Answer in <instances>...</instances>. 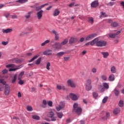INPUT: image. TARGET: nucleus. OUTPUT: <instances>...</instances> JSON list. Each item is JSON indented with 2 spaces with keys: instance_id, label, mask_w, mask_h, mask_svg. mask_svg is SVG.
<instances>
[{
  "instance_id": "f257e3e1",
  "label": "nucleus",
  "mask_w": 124,
  "mask_h": 124,
  "mask_svg": "<svg viewBox=\"0 0 124 124\" xmlns=\"http://www.w3.org/2000/svg\"><path fill=\"white\" fill-rule=\"evenodd\" d=\"M6 67L8 68L12 67V68L9 69V71H16V70H18V69H20V68H21V66H15V64H7Z\"/></svg>"
},
{
  "instance_id": "f03ea898",
  "label": "nucleus",
  "mask_w": 124,
  "mask_h": 124,
  "mask_svg": "<svg viewBox=\"0 0 124 124\" xmlns=\"http://www.w3.org/2000/svg\"><path fill=\"white\" fill-rule=\"evenodd\" d=\"M46 116L51 118V122H56L57 121V117L55 116V113L52 110L47 112Z\"/></svg>"
},
{
  "instance_id": "7ed1b4c3",
  "label": "nucleus",
  "mask_w": 124,
  "mask_h": 124,
  "mask_svg": "<svg viewBox=\"0 0 124 124\" xmlns=\"http://www.w3.org/2000/svg\"><path fill=\"white\" fill-rule=\"evenodd\" d=\"M73 107L74 111H75L78 115H80L81 113H82V108H78V103H75L73 105Z\"/></svg>"
},
{
  "instance_id": "20e7f679",
  "label": "nucleus",
  "mask_w": 124,
  "mask_h": 124,
  "mask_svg": "<svg viewBox=\"0 0 124 124\" xmlns=\"http://www.w3.org/2000/svg\"><path fill=\"white\" fill-rule=\"evenodd\" d=\"M85 89L86 91H91L92 90V81L91 79L87 80Z\"/></svg>"
},
{
  "instance_id": "39448f33",
  "label": "nucleus",
  "mask_w": 124,
  "mask_h": 124,
  "mask_svg": "<svg viewBox=\"0 0 124 124\" xmlns=\"http://www.w3.org/2000/svg\"><path fill=\"white\" fill-rule=\"evenodd\" d=\"M107 44V43L104 41H98L96 43V45L97 47H102L103 46H105Z\"/></svg>"
},
{
  "instance_id": "423d86ee",
  "label": "nucleus",
  "mask_w": 124,
  "mask_h": 124,
  "mask_svg": "<svg viewBox=\"0 0 124 124\" xmlns=\"http://www.w3.org/2000/svg\"><path fill=\"white\" fill-rule=\"evenodd\" d=\"M62 46L61 44L56 42L53 45L52 47L54 48L55 50H60L62 49Z\"/></svg>"
},
{
  "instance_id": "0eeeda50",
  "label": "nucleus",
  "mask_w": 124,
  "mask_h": 124,
  "mask_svg": "<svg viewBox=\"0 0 124 124\" xmlns=\"http://www.w3.org/2000/svg\"><path fill=\"white\" fill-rule=\"evenodd\" d=\"M99 5V2L98 0H95L93 1L91 4V6L92 8H96Z\"/></svg>"
},
{
  "instance_id": "6e6552de",
  "label": "nucleus",
  "mask_w": 124,
  "mask_h": 124,
  "mask_svg": "<svg viewBox=\"0 0 124 124\" xmlns=\"http://www.w3.org/2000/svg\"><path fill=\"white\" fill-rule=\"evenodd\" d=\"M67 82L68 86H69L71 88H75L76 87V84H75V83H74V81H73V79H69L67 80Z\"/></svg>"
},
{
  "instance_id": "1a4fd4ad",
  "label": "nucleus",
  "mask_w": 124,
  "mask_h": 124,
  "mask_svg": "<svg viewBox=\"0 0 124 124\" xmlns=\"http://www.w3.org/2000/svg\"><path fill=\"white\" fill-rule=\"evenodd\" d=\"M10 93V86L8 84H6L5 86L4 94L8 95Z\"/></svg>"
},
{
  "instance_id": "9d476101",
  "label": "nucleus",
  "mask_w": 124,
  "mask_h": 124,
  "mask_svg": "<svg viewBox=\"0 0 124 124\" xmlns=\"http://www.w3.org/2000/svg\"><path fill=\"white\" fill-rule=\"evenodd\" d=\"M97 36V34H91L89 35H88L86 38V40L87 41H90V40H92V39H93L94 37Z\"/></svg>"
},
{
  "instance_id": "9b49d317",
  "label": "nucleus",
  "mask_w": 124,
  "mask_h": 124,
  "mask_svg": "<svg viewBox=\"0 0 124 124\" xmlns=\"http://www.w3.org/2000/svg\"><path fill=\"white\" fill-rule=\"evenodd\" d=\"M78 41V39L77 38L72 37L69 40V44H74Z\"/></svg>"
},
{
  "instance_id": "f8f14e48",
  "label": "nucleus",
  "mask_w": 124,
  "mask_h": 124,
  "mask_svg": "<svg viewBox=\"0 0 124 124\" xmlns=\"http://www.w3.org/2000/svg\"><path fill=\"white\" fill-rule=\"evenodd\" d=\"M69 96L72 100H78L79 99V96H77L76 94L73 93H70L69 94Z\"/></svg>"
},
{
  "instance_id": "ddd939ff",
  "label": "nucleus",
  "mask_w": 124,
  "mask_h": 124,
  "mask_svg": "<svg viewBox=\"0 0 124 124\" xmlns=\"http://www.w3.org/2000/svg\"><path fill=\"white\" fill-rule=\"evenodd\" d=\"M108 23L110 24L111 27H113L114 28L118 27L119 25L116 22H113V20L111 19H108Z\"/></svg>"
},
{
  "instance_id": "4468645a",
  "label": "nucleus",
  "mask_w": 124,
  "mask_h": 124,
  "mask_svg": "<svg viewBox=\"0 0 124 124\" xmlns=\"http://www.w3.org/2000/svg\"><path fill=\"white\" fill-rule=\"evenodd\" d=\"M43 14V10H41L40 11H39L37 12L36 15L38 20L41 19V18H42V15Z\"/></svg>"
},
{
  "instance_id": "2eb2a0df",
  "label": "nucleus",
  "mask_w": 124,
  "mask_h": 124,
  "mask_svg": "<svg viewBox=\"0 0 124 124\" xmlns=\"http://www.w3.org/2000/svg\"><path fill=\"white\" fill-rule=\"evenodd\" d=\"M52 52H53V51H52V50L47 49L46 51H44L43 52V55H44V56H50V55H52Z\"/></svg>"
},
{
  "instance_id": "dca6fc26",
  "label": "nucleus",
  "mask_w": 124,
  "mask_h": 124,
  "mask_svg": "<svg viewBox=\"0 0 124 124\" xmlns=\"http://www.w3.org/2000/svg\"><path fill=\"white\" fill-rule=\"evenodd\" d=\"M60 10H59V9H56L53 11L52 15L54 17H57V16H59V15H60Z\"/></svg>"
},
{
  "instance_id": "f3484780",
  "label": "nucleus",
  "mask_w": 124,
  "mask_h": 124,
  "mask_svg": "<svg viewBox=\"0 0 124 124\" xmlns=\"http://www.w3.org/2000/svg\"><path fill=\"white\" fill-rule=\"evenodd\" d=\"M48 3H46L43 5H42L41 6H37L35 7V10L36 11H39L41 9L43 8V7H45L46 5H48Z\"/></svg>"
},
{
  "instance_id": "a211bd4d",
  "label": "nucleus",
  "mask_w": 124,
  "mask_h": 124,
  "mask_svg": "<svg viewBox=\"0 0 124 124\" xmlns=\"http://www.w3.org/2000/svg\"><path fill=\"white\" fill-rule=\"evenodd\" d=\"M13 30L12 29H3L2 32L3 33H10V32H12Z\"/></svg>"
},
{
  "instance_id": "6ab92c4d",
  "label": "nucleus",
  "mask_w": 124,
  "mask_h": 124,
  "mask_svg": "<svg viewBox=\"0 0 124 124\" xmlns=\"http://www.w3.org/2000/svg\"><path fill=\"white\" fill-rule=\"evenodd\" d=\"M52 32L53 34L55 35V40L56 41L59 40V34L58 33V32L55 30H53L52 31Z\"/></svg>"
},
{
  "instance_id": "aec40b11",
  "label": "nucleus",
  "mask_w": 124,
  "mask_h": 124,
  "mask_svg": "<svg viewBox=\"0 0 124 124\" xmlns=\"http://www.w3.org/2000/svg\"><path fill=\"white\" fill-rule=\"evenodd\" d=\"M97 41H98V38H96L94 40L91 41L90 44H91V46H93V45H94V44H96V43H97Z\"/></svg>"
},
{
  "instance_id": "412c9836",
  "label": "nucleus",
  "mask_w": 124,
  "mask_h": 124,
  "mask_svg": "<svg viewBox=\"0 0 124 124\" xmlns=\"http://www.w3.org/2000/svg\"><path fill=\"white\" fill-rule=\"evenodd\" d=\"M113 92L115 96H119V94H120V91L118 88H115Z\"/></svg>"
},
{
  "instance_id": "4be33fe9",
  "label": "nucleus",
  "mask_w": 124,
  "mask_h": 124,
  "mask_svg": "<svg viewBox=\"0 0 124 124\" xmlns=\"http://www.w3.org/2000/svg\"><path fill=\"white\" fill-rule=\"evenodd\" d=\"M23 60L18 59V58H15L13 60L12 62H14L16 63H19V62H22Z\"/></svg>"
},
{
  "instance_id": "5701e85b",
  "label": "nucleus",
  "mask_w": 124,
  "mask_h": 124,
  "mask_svg": "<svg viewBox=\"0 0 124 124\" xmlns=\"http://www.w3.org/2000/svg\"><path fill=\"white\" fill-rule=\"evenodd\" d=\"M101 54L103 55V57L104 59H107V57L109 56V53L108 52H101Z\"/></svg>"
},
{
  "instance_id": "b1692460",
  "label": "nucleus",
  "mask_w": 124,
  "mask_h": 124,
  "mask_svg": "<svg viewBox=\"0 0 124 124\" xmlns=\"http://www.w3.org/2000/svg\"><path fill=\"white\" fill-rule=\"evenodd\" d=\"M120 112H121V108H116L113 110V114H114V115H118V114H119V113H120Z\"/></svg>"
},
{
  "instance_id": "393cba45",
  "label": "nucleus",
  "mask_w": 124,
  "mask_h": 124,
  "mask_svg": "<svg viewBox=\"0 0 124 124\" xmlns=\"http://www.w3.org/2000/svg\"><path fill=\"white\" fill-rule=\"evenodd\" d=\"M108 80L110 81H114L115 80V76L114 74H112L109 76Z\"/></svg>"
},
{
  "instance_id": "a878e982",
  "label": "nucleus",
  "mask_w": 124,
  "mask_h": 124,
  "mask_svg": "<svg viewBox=\"0 0 124 124\" xmlns=\"http://www.w3.org/2000/svg\"><path fill=\"white\" fill-rule=\"evenodd\" d=\"M24 74H25L24 71L21 72L18 75V80H20V79H22V77H23V76H24Z\"/></svg>"
},
{
  "instance_id": "bb28decb",
  "label": "nucleus",
  "mask_w": 124,
  "mask_h": 124,
  "mask_svg": "<svg viewBox=\"0 0 124 124\" xmlns=\"http://www.w3.org/2000/svg\"><path fill=\"white\" fill-rule=\"evenodd\" d=\"M16 80H17V74H15L12 79V83H14L16 82Z\"/></svg>"
},
{
  "instance_id": "cd10ccee",
  "label": "nucleus",
  "mask_w": 124,
  "mask_h": 124,
  "mask_svg": "<svg viewBox=\"0 0 124 124\" xmlns=\"http://www.w3.org/2000/svg\"><path fill=\"white\" fill-rule=\"evenodd\" d=\"M68 42V39H65L61 43V45L62 46H63V45H65V44H67Z\"/></svg>"
},
{
  "instance_id": "c85d7f7f",
  "label": "nucleus",
  "mask_w": 124,
  "mask_h": 124,
  "mask_svg": "<svg viewBox=\"0 0 124 124\" xmlns=\"http://www.w3.org/2000/svg\"><path fill=\"white\" fill-rule=\"evenodd\" d=\"M57 116L59 119H62L63 117V113L62 112H57Z\"/></svg>"
},
{
  "instance_id": "c756f323",
  "label": "nucleus",
  "mask_w": 124,
  "mask_h": 124,
  "mask_svg": "<svg viewBox=\"0 0 124 124\" xmlns=\"http://www.w3.org/2000/svg\"><path fill=\"white\" fill-rule=\"evenodd\" d=\"M110 70L112 73H116V72H117V71L116 70V67L114 66L111 67Z\"/></svg>"
},
{
  "instance_id": "7c9ffc66",
  "label": "nucleus",
  "mask_w": 124,
  "mask_h": 124,
  "mask_svg": "<svg viewBox=\"0 0 124 124\" xmlns=\"http://www.w3.org/2000/svg\"><path fill=\"white\" fill-rule=\"evenodd\" d=\"M32 13V12H29L25 16L26 19H29L31 17V14Z\"/></svg>"
},
{
  "instance_id": "2f4dec72",
  "label": "nucleus",
  "mask_w": 124,
  "mask_h": 124,
  "mask_svg": "<svg viewBox=\"0 0 124 124\" xmlns=\"http://www.w3.org/2000/svg\"><path fill=\"white\" fill-rule=\"evenodd\" d=\"M103 85L105 89H106L107 90H108V89H109V84H108V83L105 82L103 83Z\"/></svg>"
},
{
  "instance_id": "473e14b6",
  "label": "nucleus",
  "mask_w": 124,
  "mask_h": 124,
  "mask_svg": "<svg viewBox=\"0 0 124 124\" xmlns=\"http://www.w3.org/2000/svg\"><path fill=\"white\" fill-rule=\"evenodd\" d=\"M108 36H109L110 38H115V37H117L115 33H109Z\"/></svg>"
},
{
  "instance_id": "72a5a7b5",
  "label": "nucleus",
  "mask_w": 124,
  "mask_h": 124,
  "mask_svg": "<svg viewBox=\"0 0 124 124\" xmlns=\"http://www.w3.org/2000/svg\"><path fill=\"white\" fill-rule=\"evenodd\" d=\"M29 32H25V31H22L19 34V36L20 37H23V36H25L26 34H28Z\"/></svg>"
},
{
  "instance_id": "f704fd0d",
  "label": "nucleus",
  "mask_w": 124,
  "mask_h": 124,
  "mask_svg": "<svg viewBox=\"0 0 124 124\" xmlns=\"http://www.w3.org/2000/svg\"><path fill=\"white\" fill-rule=\"evenodd\" d=\"M48 43H50V40H46L44 43L41 44V46H45L46 44H48Z\"/></svg>"
},
{
  "instance_id": "c9c22d12",
  "label": "nucleus",
  "mask_w": 124,
  "mask_h": 124,
  "mask_svg": "<svg viewBox=\"0 0 124 124\" xmlns=\"http://www.w3.org/2000/svg\"><path fill=\"white\" fill-rule=\"evenodd\" d=\"M38 57H39V55H35L29 61V62H33V61H34V60H36V59L38 58Z\"/></svg>"
},
{
  "instance_id": "e433bc0d",
  "label": "nucleus",
  "mask_w": 124,
  "mask_h": 124,
  "mask_svg": "<svg viewBox=\"0 0 124 124\" xmlns=\"http://www.w3.org/2000/svg\"><path fill=\"white\" fill-rule=\"evenodd\" d=\"M109 117H110V113H109V112H107L106 116L103 117V120H104V121H106V120H107V119L109 118Z\"/></svg>"
},
{
  "instance_id": "4c0bfd02",
  "label": "nucleus",
  "mask_w": 124,
  "mask_h": 124,
  "mask_svg": "<svg viewBox=\"0 0 124 124\" xmlns=\"http://www.w3.org/2000/svg\"><path fill=\"white\" fill-rule=\"evenodd\" d=\"M101 78L104 81H107V77L105 75H101Z\"/></svg>"
},
{
  "instance_id": "58836bf2",
  "label": "nucleus",
  "mask_w": 124,
  "mask_h": 124,
  "mask_svg": "<svg viewBox=\"0 0 124 124\" xmlns=\"http://www.w3.org/2000/svg\"><path fill=\"white\" fill-rule=\"evenodd\" d=\"M16 2H19V3H25L28 2V0H16Z\"/></svg>"
},
{
  "instance_id": "ea45409f",
  "label": "nucleus",
  "mask_w": 124,
  "mask_h": 124,
  "mask_svg": "<svg viewBox=\"0 0 124 124\" xmlns=\"http://www.w3.org/2000/svg\"><path fill=\"white\" fill-rule=\"evenodd\" d=\"M98 90L100 93H103L105 91V89L102 86H100L98 88Z\"/></svg>"
},
{
  "instance_id": "a19ab883",
  "label": "nucleus",
  "mask_w": 124,
  "mask_h": 124,
  "mask_svg": "<svg viewBox=\"0 0 124 124\" xmlns=\"http://www.w3.org/2000/svg\"><path fill=\"white\" fill-rule=\"evenodd\" d=\"M63 55H64V52H59L57 54H56V56L57 57H62V56H63Z\"/></svg>"
},
{
  "instance_id": "79ce46f5",
  "label": "nucleus",
  "mask_w": 124,
  "mask_h": 124,
  "mask_svg": "<svg viewBox=\"0 0 124 124\" xmlns=\"http://www.w3.org/2000/svg\"><path fill=\"white\" fill-rule=\"evenodd\" d=\"M115 5V2H109L107 4L108 6H113V5Z\"/></svg>"
},
{
  "instance_id": "37998d69",
  "label": "nucleus",
  "mask_w": 124,
  "mask_h": 124,
  "mask_svg": "<svg viewBox=\"0 0 124 124\" xmlns=\"http://www.w3.org/2000/svg\"><path fill=\"white\" fill-rule=\"evenodd\" d=\"M93 17H89V22L91 23V25H93Z\"/></svg>"
},
{
  "instance_id": "c03bdc74",
  "label": "nucleus",
  "mask_w": 124,
  "mask_h": 124,
  "mask_svg": "<svg viewBox=\"0 0 124 124\" xmlns=\"http://www.w3.org/2000/svg\"><path fill=\"white\" fill-rule=\"evenodd\" d=\"M27 111H32V107H31V106H27Z\"/></svg>"
},
{
  "instance_id": "a18cd8bd",
  "label": "nucleus",
  "mask_w": 124,
  "mask_h": 124,
  "mask_svg": "<svg viewBox=\"0 0 124 124\" xmlns=\"http://www.w3.org/2000/svg\"><path fill=\"white\" fill-rule=\"evenodd\" d=\"M50 65H51V63L50 62H48L46 63V68L47 70H50Z\"/></svg>"
},
{
  "instance_id": "49530a36",
  "label": "nucleus",
  "mask_w": 124,
  "mask_h": 124,
  "mask_svg": "<svg viewBox=\"0 0 124 124\" xmlns=\"http://www.w3.org/2000/svg\"><path fill=\"white\" fill-rule=\"evenodd\" d=\"M32 119L34 120H39L40 119V117L37 115H33L32 116Z\"/></svg>"
},
{
  "instance_id": "de8ad7c7",
  "label": "nucleus",
  "mask_w": 124,
  "mask_h": 124,
  "mask_svg": "<svg viewBox=\"0 0 124 124\" xmlns=\"http://www.w3.org/2000/svg\"><path fill=\"white\" fill-rule=\"evenodd\" d=\"M0 83L3 85H5V86L6 85V81H5L3 79H0Z\"/></svg>"
},
{
  "instance_id": "09e8293b",
  "label": "nucleus",
  "mask_w": 124,
  "mask_h": 124,
  "mask_svg": "<svg viewBox=\"0 0 124 124\" xmlns=\"http://www.w3.org/2000/svg\"><path fill=\"white\" fill-rule=\"evenodd\" d=\"M41 62V58H39L35 62L36 64H39Z\"/></svg>"
},
{
  "instance_id": "8fccbe9b",
  "label": "nucleus",
  "mask_w": 124,
  "mask_h": 124,
  "mask_svg": "<svg viewBox=\"0 0 124 124\" xmlns=\"http://www.w3.org/2000/svg\"><path fill=\"white\" fill-rule=\"evenodd\" d=\"M119 106H120V107H123V106H124V101H123V100L119 101Z\"/></svg>"
},
{
  "instance_id": "3c124183",
  "label": "nucleus",
  "mask_w": 124,
  "mask_h": 124,
  "mask_svg": "<svg viewBox=\"0 0 124 124\" xmlns=\"http://www.w3.org/2000/svg\"><path fill=\"white\" fill-rule=\"evenodd\" d=\"M107 100H108V97H105L102 101L103 103H106V102H107Z\"/></svg>"
},
{
  "instance_id": "603ef678",
  "label": "nucleus",
  "mask_w": 124,
  "mask_h": 124,
  "mask_svg": "<svg viewBox=\"0 0 124 124\" xmlns=\"http://www.w3.org/2000/svg\"><path fill=\"white\" fill-rule=\"evenodd\" d=\"M4 17L6 18H8L9 16H10V14L9 13L6 12L4 14Z\"/></svg>"
},
{
  "instance_id": "864d4df0",
  "label": "nucleus",
  "mask_w": 124,
  "mask_h": 124,
  "mask_svg": "<svg viewBox=\"0 0 124 124\" xmlns=\"http://www.w3.org/2000/svg\"><path fill=\"white\" fill-rule=\"evenodd\" d=\"M98 96V94L95 92L93 93V97L94 98H96Z\"/></svg>"
},
{
  "instance_id": "5fc2aeb1",
  "label": "nucleus",
  "mask_w": 124,
  "mask_h": 124,
  "mask_svg": "<svg viewBox=\"0 0 124 124\" xmlns=\"http://www.w3.org/2000/svg\"><path fill=\"white\" fill-rule=\"evenodd\" d=\"M96 71H97L96 68L93 67L92 69V72H93V73H96Z\"/></svg>"
},
{
  "instance_id": "6e6d98bb",
  "label": "nucleus",
  "mask_w": 124,
  "mask_h": 124,
  "mask_svg": "<svg viewBox=\"0 0 124 124\" xmlns=\"http://www.w3.org/2000/svg\"><path fill=\"white\" fill-rule=\"evenodd\" d=\"M18 80H19L18 84L19 85H23V84H24V81H23L21 79H18Z\"/></svg>"
},
{
  "instance_id": "4d7b16f0",
  "label": "nucleus",
  "mask_w": 124,
  "mask_h": 124,
  "mask_svg": "<svg viewBox=\"0 0 124 124\" xmlns=\"http://www.w3.org/2000/svg\"><path fill=\"white\" fill-rule=\"evenodd\" d=\"M47 104H48V106H50V107H52V106L53 105V102L51 101H49L47 102Z\"/></svg>"
},
{
  "instance_id": "13d9d810",
  "label": "nucleus",
  "mask_w": 124,
  "mask_h": 124,
  "mask_svg": "<svg viewBox=\"0 0 124 124\" xmlns=\"http://www.w3.org/2000/svg\"><path fill=\"white\" fill-rule=\"evenodd\" d=\"M2 45H4V46H6L8 44V42L3 41L1 42Z\"/></svg>"
},
{
  "instance_id": "bf43d9fd",
  "label": "nucleus",
  "mask_w": 124,
  "mask_h": 124,
  "mask_svg": "<svg viewBox=\"0 0 124 124\" xmlns=\"http://www.w3.org/2000/svg\"><path fill=\"white\" fill-rule=\"evenodd\" d=\"M101 14L102 16H103L104 17H108V16H107V15H106V14L103 12H101Z\"/></svg>"
},
{
  "instance_id": "052dcab7",
  "label": "nucleus",
  "mask_w": 124,
  "mask_h": 124,
  "mask_svg": "<svg viewBox=\"0 0 124 124\" xmlns=\"http://www.w3.org/2000/svg\"><path fill=\"white\" fill-rule=\"evenodd\" d=\"M75 4V2H72L68 5V6L69 7H72V6H74Z\"/></svg>"
},
{
  "instance_id": "680f3d73",
  "label": "nucleus",
  "mask_w": 124,
  "mask_h": 124,
  "mask_svg": "<svg viewBox=\"0 0 124 124\" xmlns=\"http://www.w3.org/2000/svg\"><path fill=\"white\" fill-rule=\"evenodd\" d=\"M56 110L57 111H61L62 110V107L61 106H59V107H56Z\"/></svg>"
},
{
  "instance_id": "e2e57ef3",
  "label": "nucleus",
  "mask_w": 124,
  "mask_h": 124,
  "mask_svg": "<svg viewBox=\"0 0 124 124\" xmlns=\"http://www.w3.org/2000/svg\"><path fill=\"white\" fill-rule=\"evenodd\" d=\"M122 32L121 31H118L116 32V33H115V35H116V37H118V35L120 34Z\"/></svg>"
},
{
  "instance_id": "0e129e2a",
  "label": "nucleus",
  "mask_w": 124,
  "mask_h": 124,
  "mask_svg": "<svg viewBox=\"0 0 124 124\" xmlns=\"http://www.w3.org/2000/svg\"><path fill=\"white\" fill-rule=\"evenodd\" d=\"M7 72H8V71L7 69H4V70L2 71L3 74H6V73H7Z\"/></svg>"
},
{
  "instance_id": "69168bd1",
  "label": "nucleus",
  "mask_w": 124,
  "mask_h": 124,
  "mask_svg": "<svg viewBox=\"0 0 124 124\" xmlns=\"http://www.w3.org/2000/svg\"><path fill=\"white\" fill-rule=\"evenodd\" d=\"M58 90H62V86L60 85H57L56 86Z\"/></svg>"
},
{
  "instance_id": "338daca9",
  "label": "nucleus",
  "mask_w": 124,
  "mask_h": 124,
  "mask_svg": "<svg viewBox=\"0 0 124 124\" xmlns=\"http://www.w3.org/2000/svg\"><path fill=\"white\" fill-rule=\"evenodd\" d=\"M66 122L67 124H69V123H71V119H70V118H68V119L66 120Z\"/></svg>"
},
{
  "instance_id": "774afa93",
  "label": "nucleus",
  "mask_w": 124,
  "mask_h": 124,
  "mask_svg": "<svg viewBox=\"0 0 124 124\" xmlns=\"http://www.w3.org/2000/svg\"><path fill=\"white\" fill-rule=\"evenodd\" d=\"M17 17L16 15H12V19H17Z\"/></svg>"
}]
</instances>
